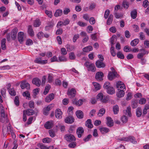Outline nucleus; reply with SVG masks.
Returning a JSON list of instances; mask_svg holds the SVG:
<instances>
[{"label": "nucleus", "instance_id": "nucleus-26", "mask_svg": "<svg viewBox=\"0 0 149 149\" xmlns=\"http://www.w3.org/2000/svg\"><path fill=\"white\" fill-rule=\"evenodd\" d=\"M85 125L86 127L90 128H91L93 127V125L92 124L91 120L90 119H88L86 121Z\"/></svg>", "mask_w": 149, "mask_h": 149}, {"label": "nucleus", "instance_id": "nucleus-39", "mask_svg": "<svg viewBox=\"0 0 149 149\" xmlns=\"http://www.w3.org/2000/svg\"><path fill=\"white\" fill-rule=\"evenodd\" d=\"M136 115L138 117H140L142 115V110L141 108H138L136 110Z\"/></svg>", "mask_w": 149, "mask_h": 149}, {"label": "nucleus", "instance_id": "nucleus-62", "mask_svg": "<svg viewBox=\"0 0 149 149\" xmlns=\"http://www.w3.org/2000/svg\"><path fill=\"white\" fill-rule=\"evenodd\" d=\"M77 24L79 26L82 27L85 26L87 25V24L86 23L80 21H79L78 22Z\"/></svg>", "mask_w": 149, "mask_h": 149}, {"label": "nucleus", "instance_id": "nucleus-49", "mask_svg": "<svg viewBox=\"0 0 149 149\" xmlns=\"http://www.w3.org/2000/svg\"><path fill=\"white\" fill-rule=\"evenodd\" d=\"M51 139L48 138H44L42 140V142L45 143H48L51 142Z\"/></svg>", "mask_w": 149, "mask_h": 149}, {"label": "nucleus", "instance_id": "nucleus-57", "mask_svg": "<svg viewBox=\"0 0 149 149\" xmlns=\"http://www.w3.org/2000/svg\"><path fill=\"white\" fill-rule=\"evenodd\" d=\"M44 34L42 32H39L37 35V36L38 38L39 39H41L43 37Z\"/></svg>", "mask_w": 149, "mask_h": 149}, {"label": "nucleus", "instance_id": "nucleus-10", "mask_svg": "<svg viewBox=\"0 0 149 149\" xmlns=\"http://www.w3.org/2000/svg\"><path fill=\"white\" fill-rule=\"evenodd\" d=\"M118 74L114 71H113L112 72H110L108 74L109 79L110 80H113L115 77H118Z\"/></svg>", "mask_w": 149, "mask_h": 149}, {"label": "nucleus", "instance_id": "nucleus-48", "mask_svg": "<svg viewBox=\"0 0 149 149\" xmlns=\"http://www.w3.org/2000/svg\"><path fill=\"white\" fill-rule=\"evenodd\" d=\"M129 141H130L131 142L133 143H135L136 142L135 141V139L134 137L130 136H128Z\"/></svg>", "mask_w": 149, "mask_h": 149}, {"label": "nucleus", "instance_id": "nucleus-19", "mask_svg": "<svg viewBox=\"0 0 149 149\" xmlns=\"http://www.w3.org/2000/svg\"><path fill=\"white\" fill-rule=\"evenodd\" d=\"M76 91L75 90L72 88L70 90H68V95L70 96V97H73L75 96L76 94Z\"/></svg>", "mask_w": 149, "mask_h": 149}, {"label": "nucleus", "instance_id": "nucleus-33", "mask_svg": "<svg viewBox=\"0 0 149 149\" xmlns=\"http://www.w3.org/2000/svg\"><path fill=\"white\" fill-rule=\"evenodd\" d=\"M137 12L136 10H134L131 13V16L133 19H135L137 16Z\"/></svg>", "mask_w": 149, "mask_h": 149}, {"label": "nucleus", "instance_id": "nucleus-3", "mask_svg": "<svg viewBox=\"0 0 149 149\" xmlns=\"http://www.w3.org/2000/svg\"><path fill=\"white\" fill-rule=\"evenodd\" d=\"M84 65L87 68L88 71H91L93 72L95 71L96 68L93 63L87 61L85 63Z\"/></svg>", "mask_w": 149, "mask_h": 149}, {"label": "nucleus", "instance_id": "nucleus-9", "mask_svg": "<svg viewBox=\"0 0 149 149\" xmlns=\"http://www.w3.org/2000/svg\"><path fill=\"white\" fill-rule=\"evenodd\" d=\"M104 74L102 72L99 71L96 73L95 76V79L98 81H101L103 80V77Z\"/></svg>", "mask_w": 149, "mask_h": 149}, {"label": "nucleus", "instance_id": "nucleus-58", "mask_svg": "<svg viewBox=\"0 0 149 149\" xmlns=\"http://www.w3.org/2000/svg\"><path fill=\"white\" fill-rule=\"evenodd\" d=\"M70 12V10L68 8H65L63 11V13L64 15H67Z\"/></svg>", "mask_w": 149, "mask_h": 149}, {"label": "nucleus", "instance_id": "nucleus-18", "mask_svg": "<svg viewBox=\"0 0 149 149\" xmlns=\"http://www.w3.org/2000/svg\"><path fill=\"white\" fill-rule=\"evenodd\" d=\"M62 112L60 109H57L55 111V115L56 118L61 119L62 118Z\"/></svg>", "mask_w": 149, "mask_h": 149}, {"label": "nucleus", "instance_id": "nucleus-38", "mask_svg": "<svg viewBox=\"0 0 149 149\" xmlns=\"http://www.w3.org/2000/svg\"><path fill=\"white\" fill-rule=\"evenodd\" d=\"M0 121L3 123H4L6 121V123H8V120L7 116H6V117H1L0 118Z\"/></svg>", "mask_w": 149, "mask_h": 149}, {"label": "nucleus", "instance_id": "nucleus-13", "mask_svg": "<svg viewBox=\"0 0 149 149\" xmlns=\"http://www.w3.org/2000/svg\"><path fill=\"white\" fill-rule=\"evenodd\" d=\"M20 86L22 89H24L25 88H26L27 89H28L30 88V85L26 81H24L21 82Z\"/></svg>", "mask_w": 149, "mask_h": 149}, {"label": "nucleus", "instance_id": "nucleus-17", "mask_svg": "<svg viewBox=\"0 0 149 149\" xmlns=\"http://www.w3.org/2000/svg\"><path fill=\"white\" fill-rule=\"evenodd\" d=\"M74 121V119L72 116H69L65 119V122L68 124H71Z\"/></svg>", "mask_w": 149, "mask_h": 149}, {"label": "nucleus", "instance_id": "nucleus-46", "mask_svg": "<svg viewBox=\"0 0 149 149\" xmlns=\"http://www.w3.org/2000/svg\"><path fill=\"white\" fill-rule=\"evenodd\" d=\"M30 93L28 91H26L24 92L23 93V95L24 96H26L28 98V99L30 100Z\"/></svg>", "mask_w": 149, "mask_h": 149}, {"label": "nucleus", "instance_id": "nucleus-22", "mask_svg": "<svg viewBox=\"0 0 149 149\" xmlns=\"http://www.w3.org/2000/svg\"><path fill=\"white\" fill-rule=\"evenodd\" d=\"M23 112L24 113L28 116L32 115L34 113V111L33 109H28L26 110H24Z\"/></svg>", "mask_w": 149, "mask_h": 149}, {"label": "nucleus", "instance_id": "nucleus-11", "mask_svg": "<svg viewBox=\"0 0 149 149\" xmlns=\"http://www.w3.org/2000/svg\"><path fill=\"white\" fill-rule=\"evenodd\" d=\"M32 83L38 87H39L41 84V81L38 78H33L32 80Z\"/></svg>", "mask_w": 149, "mask_h": 149}, {"label": "nucleus", "instance_id": "nucleus-63", "mask_svg": "<svg viewBox=\"0 0 149 149\" xmlns=\"http://www.w3.org/2000/svg\"><path fill=\"white\" fill-rule=\"evenodd\" d=\"M26 44L27 45H30L33 44V42L31 40L29 39L26 40Z\"/></svg>", "mask_w": 149, "mask_h": 149}, {"label": "nucleus", "instance_id": "nucleus-30", "mask_svg": "<svg viewBox=\"0 0 149 149\" xmlns=\"http://www.w3.org/2000/svg\"><path fill=\"white\" fill-rule=\"evenodd\" d=\"M6 39L3 38L2 39L1 42V48L3 50H5L6 48Z\"/></svg>", "mask_w": 149, "mask_h": 149}, {"label": "nucleus", "instance_id": "nucleus-29", "mask_svg": "<svg viewBox=\"0 0 149 149\" xmlns=\"http://www.w3.org/2000/svg\"><path fill=\"white\" fill-rule=\"evenodd\" d=\"M63 14V11L61 9H58L56 10L54 13V15L55 17H57L61 16Z\"/></svg>", "mask_w": 149, "mask_h": 149}, {"label": "nucleus", "instance_id": "nucleus-41", "mask_svg": "<svg viewBox=\"0 0 149 149\" xmlns=\"http://www.w3.org/2000/svg\"><path fill=\"white\" fill-rule=\"evenodd\" d=\"M113 111L114 114H117L119 111L118 106L117 105L114 106L113 108Z\"/></svg>", "mask_w": 149, "mask_h": 149}, {"label": "nucleus", "instance_id": "nucleus-4", "mask_svg": "<svg viewBox=\"0 0 149 149\" xmlns=\"http://www.w3.org/2000/svg\"><path fill=\"white\" fill-rule=\"evenodd\" d=\"M97 100H100L103 103H106L109 100L107 97L104 96L102 93H99L98 94L97 96Z\"/></svg>", "mask_w": 149, "mask_h": 149}, {"label": "nucleus", "instance_id": "nucleus-60", "mask_svg": "<svg viewBox=\"0 0 149 149\" xmlns=\"http://www.w3.org/2000/svg\"><path fill=\"white\" fill-rule=\"evenodd\" d=\"M132 27L134 29V31L135 32H138L139 31V28L138 26L137 25L134 24L132 25Z\"/></svg>", "mask_w": 149, "mask_h": 149}, {"label": "nucleus", "instance_id": "nucleus-32", "mask_svg": "<svg viewBox=\"0 0 149 149\" xmlns=\"http://www.w3.org/2000/svg\"><path fill=\"white\" fill-rule=\"evenodd\" d=\"M107 89L108 93L110 94H112L115 92L114 89L113 87H109Z\"/></svg>", "mask_w": 149, "mask_h": 149}, {"label": "nucleus", "instance_id": "nucleus-35", "mask_svg": "<svg viewBox=\"0 0 149 149\" xmlns=\"http://www.w3.org/2000/svg\"><path fill=\"white\" fill-rule=\"evenodd\" d=\"M139 40L138 39H135L132 40L130 43L131 45L132 46L136 45L139 42Z\"/></svg>", "mask_w": 149, "mask_h": 149}, {"label": "nucleus", "instance_id": "nucleus-47", "mask_svg": "<svg viewBox=\"0 0 149 149\" xmlns=\"http://www.w3.org/2000/svg\"><path fill=\"white\" fill-rule=\"evenodd\" d=\"M128 137H123L122 138H120L118 139V140L119 141H129V139Z\"/></svg>", "mask_w": 149, "mask_h": 149}, {"label": "nucleus", "instance_id": "nucleus-15", "mask_svg": "<svg viewBox=\"0 0 149 149\" xmlns=\"http://www.w3.org/2000/svg\"><path fill=\"white\" fill-rule=\"evenodd\" d=\"M116 88L119 90L120 89H123V90L125 89V87L124 84L121 81H118L116 84Z\"/></svg>", "mask_w": 149, "mask_h": 149}, {"label": "nucleus", "instance_id": "nucleus-51", "mask_svg": "<svg viewBox=\"0 0 149 149\" xmlns=\"http://www.w3.org/2000/svg\"><path fill=\"white\" fill-rule=\"evenodd\" d=\"M117 56L118 58L121 59H123L124 58L123 54L120 52H118L117 53Z\"/></svg>", "mask_w": 149, "mask_h": 149}, {"label": "nucleus", "instance_id": "nucleus-21", "mask_svg": "<svg viewBox=\"0 0 149 149\" xmlns=\"http://www.w3.org/2000/svg\"><path fill=\"white\" fill-rule=\"evenodd\" d=\"M54 94L53 93H51L46 97L45 101L47 102H49L54 99Z\"/></svg>", "mask_w": 149, "mask_h": 149}, {"label": "nucleus", "instance_id": "nucleus-16", "mask_svg": "<svg viewBox=\"0 0 149 149\" xmlns=\"http://www.w3.org/2000/svg\"><path fill=\"white\" fill-rule=\"evenodd\" d=\"M107 121L106 124L109 127H111L113 125V122L112 118L109 117H107L106 118Z\"/></svg>", "mask_w": 149, "mask_h": 149}, {"label": "nucleus", "instance_id": "nucleus-34", "mask_svg": "<svg viewBox=\"0 0 149 149\" xmlns=\"http://www.w3.org/2000/svg\"><path fill=\"white\" fill-rule=\"evenodd\" d=\"M105 110L104 108H102L100 109L97 114V115L99 117L102 116L105 113Z\"/></svg>", "mask_w": 149, "mask_h": 149}, {"label": "nucleus", "instance_id": "nucleus-59", "mask_svg": "<svg viewBox=\"0 0 149 149\" xmlns=\"http://www.w3.org/2000/svg\"><path fill=\"white\" fill-rule=\"evenodd\" d=\"M76 145V143L75 142H72L70 143L68 145V146L71 148H74Z\"/></svg>", "mask_w": 149, "mask_h": 149}, {"label": "nucleus", "instance_id": "nucleus-61", "mask_svg": "<svg viewBox=\"0 0 149 149\" xmlns=\"http://www.w3.org/2000/svg\"><path fill=\"white\" fill-rule=\"evenodd\" d=\"M29 107L31 109H33L34 107V102L33 101H31L29 102Z\"/></svg>", "mask_w": 149, "mask_h": 149}, {"label": "nucleus", "instance_id": "nucleus-55", "mask_svg": "<svg viewBox=\"0 0 149 149\" xmlns=\"http://www.w3.org/2000/svg\"><path fill=\"white\" fill-rule=\"evenodd\" d=\"M40 23L39 20H36L34 23V26L35 27H37L39 26Z\"/></svg>", "mask_w": 149, "mask_h": 149}, {"label": "nucleus", "instance_id": "nucleus-43", "mask_svg": "<svg viewBox=\"0 0 149 149\" xmlns=\"http://www.w3.org/2000/svg\"><path fill=\"white\" fill-rule=\"evenodd\" d=\"M84 100L82 99H80L77 101H75L74 103L77 105L80 106L83 103Z\"/></svg>", "mask_w": 149, "mask_h": 149}, {"label": "nucleus", "instance_id": "nucleus-2", "mask_svg": "<svg viewBox=\"0 0 149 149\" xmlns=\"http://www.w3.org/2000/svg\"><path fill=\"white\" fill-rule=\"evenodd\" d=\"M13 131L11 129L10 125L9 123H5L3 124V134H6L7 133L8 134L12 133Z\"/></svg>", "mask_w": 149, "mask_h": 149}, {"label": "nucleus", "instance_id": "nucleus-7", "mask_svg": "<svg viewBox=\"0 0 149 149\" xmlns=\"http://www.w3.org/2000/svg\"><path fill=\"white\" fill-rule=\"evenodd\" d=\"M54 104H51L49 105L46 107L44 108L43 110V113L45 115H47L48 114V112L54 107Z\"/></svg>", "mask_w": 149, "mask_h": 149}, {"label": "nucleus", "instance_id": "nucleus-44", "mask_svg": "<svg viewBox=\"0 0 149 149\" xmlns=\"http://www.w3.org/2000/svg\"><path fill=\"white\" fill-rule=\"evenodd\" d=\"M9 93L12 96H15L16 95V92L13 88L9 89L8 90Z\"/></svg>", "mask_w": 149, "mask_h": 149}, {"label": "nucleus", "instance_id": "nucleus-8", "mask_svg": "<svg viewBox=\"0 0 149 149\" xmlns=\"http://www.w3.org/2000/svg\"><path fill=\"white\" fill-rule=\"evenodd\" d=\"M84 133V129L82 127H78L76 131V133L78 138L81 137Z\"/></svg>", "mask_w": 149, "mask_h": 149}, {"label": "nucleus", "instance_id": "nucleus-24", "mask_svg": "<svg viewBox=\"0 0 149 149\" xmlns=\"http://www.w3.org/2000/svg\"><path fill=\"white\" fill-rule=\"evenodd\" d=\"M38 146L40 147L41 149H54V148L53 146H49V147H48L41 144H39V145H38Z\"/></svg>", "mask_w": 149, "mask_h": 149}, {"label": "nucleus", "instance_id": "nucleus-31", "mask_svg": "<svg viewBox=\"0 0 149 149\" xmlns=\"http://www.w3.org/2000/svg\"><path fill=\"white\" fill-rule=\"evenodd\" d=\"M28 33L31 36H33L34 35L33 31L32 28V27L31 26H28Z\"/></svg>", "mask_w": 149, "mask_h": 149}, {"label": "nucleus", "instance_id": "nucleus-52", "mask_svg": "<svg viewBox=\"0 0 149 149\" xmlns=\"http://www.w3.org/2000/svg\"><path fill=\"white\" fill-rule=\"evenodd\" d=\"M110 52L111 55L113 56H114L116 55V53L114 50V47L113 46H111L110 49Z\"/></svg>", "mask_w": 149, "mask_h": 149}, {"label": "nucleus", "instance_id": "nucleus-20", "mask_svg": "<svg viewBox=\"0 0 149 149\" xmlns=\"http://www.w3.org/2000/svg\"><path fill=\"white\" fill-rule=\"evenodd\" d=\"M53 125V123L52 121H50L46 122L44 126L45 128L47 129H50Z\"/></svg>", "mask_w": 149, "mask_h": 149}, {"label": "nucleus", "instance_id": "nucleus-56", "mask_svg": "<svg viewBox=\"0 0 149 149\" xmlns=\"http://www.w3.org/2000/svg\"><path fill=\"white\" fill-rule=\"evenodd\" d=\"M10 67L8 65H6L0 67V69L1 70H9L10 69Z\"/></svg>", "mask_w": 149, "mask_h": 149}, {"label": "nucleus", "instance_id": "nucleus-37", "mask_svg": "<svg viewBox=\"0 0 149 149\" xmlns=\"http://www.w3.org/2000/svg\"><path fill=\"white\" fill-rule=\"evenodd\" d=\"M93 84L96 91L98 90L100 88L101 86L98 83L96 82H93Z\"/></svg>", "mask_w": 149, "mask_h": 149}, {"label": "nucleus", "instance_id": "nucleus-54", "mask_svg": "<svg viewBox=\"0 0 149 149\" xmlns=\"http://www.w3.org/2000/svg\"><path fill=\"white\" fill-rule=\"evenodd\" d=\"M47 77L46 76H43L42 79V85L44 86L46 81Z\"/></svg>", "mask_w": 149, "mask_h": 149}, {"label": "nucleus", "instance_id": "nucleus-53", "mask_svg": "<svg viewBox=\"0 0 149 149\" xmlns=\"http://www.w3.org/2000/svg\"><path fill=\"white\" fill-rule=\"evenodd\" d=\"M53 77L52 75L50 74H48L47 79L49 82L50 83L53 81Z\"/></svg>", "mask_w": 149, "mask_h": 149}, {"label": "nucleus", "instance_id": "nucleus-25", "mask_svg": "<svg viewBox=\"0 0 149 149\" xmlns=\"http://www.w3.org/2000/svg\"><path fill=\"white\" fill-rule=\"evenodd\" d=\"M76 114L77 117L79 118H82L83 117V113L81 111H77L76 112Z\"/></svg>", "mask_w": 149, "mask_h": 149}, {"label": "nucleus", "instance_id": "nucleus-14", "mask_svg": "<svg viewBox=\"0 0 149 149\" xmlns=\"http://www.w3.org/2000/svg\"><path fill=\"white\" fill-rule=\"evenodd\" d=\"M96 67L98 68H103L105 66V64L103 61H100V60L97 61L95 63Z\"/></svg>", "mask_w": 149, "mask_h": 149}, {"label": "nucleus", "instance_id": "nucleus-45", "mask_svg": "<svg viewBox=\"0 0 149 149\" xmlns=\"http://www.w3.org/2000/svg\"><path fill=\"white\" fill-rule=\"evenodd\" d=\"M121 120L123 123H126L128 120L127 117L125 116H123L121 117Z\"/></svg>", "mask_w": 149, "mask_h": 149}, {"label": "nucleus", "instance_id": "nucleus-40", "mask_svg": "<svg viewBox=\"0 0 149 149\" xmlns=\"http://www.w3.org/2000/svg\"><path fill=\"white\" fill-rule=\"evenodd\" d=\"M50 88V85L49 84L47 85L45 87L43 94L45 95H46L48 93Z\"/></svg>", "mask_w": 149, "mask_h": 149}, {"label": "nucleus", "instance_id": "nucleus-5", "mask_svg": "<svg viewBox=\"0 0 149 149\" xmlns=\"http://www.w3.org/2000/svg\"><path fill=\"white\" fill-rule=\"evenodd\" d=\"M26 37V35L22 32H19L17 35V38L19 42L22 44L24 41Z\"/></svg>", "mask_w": 149, "mask_h": 149}, {"label": "nucleus", "instance_id": "nucleus-6", "mask_svg": "<svg viewBox=\"0 0 149 149\" xmlns=\"http://www.w3.org/2000/svg\"><path fill=\"white\" fill-rule=\"evenodd\" d=\"M65 140L69 142L75 141L76 140V138L72 134H66L65 136Z\"/></svg>", "mask_w": 149, "mask_h": 149}, {"label": "nucleus", "instance_id": "nucleus-28", "mask_svg": "<svg viewBox=\"0 0 149 149\" xmlns=\"http://www.w3.org/2000/svg\"><path fill=\"white\" fill-rule=\"evenodd\" d=\"M100 132L103 134L107 133L109 132L110 130L107 127H101L100 128Z\"/></svg>", "mask_w": 149, "mask_h": 149}, {"label": "nucleus", "instance_id": "nucleus-23", "mask_svg": "<svg viewBox=\"0 0 149 149\" xmlns=\"http://www.w3.org/2000/svg\"><path fill=\"white\" fill-rule=\"evenodd\" d=\"M131 107L129 106L127 107L126 110L123 111V113L125 115H128L130 117L131 116Z\"/></svg>", "mask_w": 149, "mask_h": 149}, {"label": "nucleus", "instance_id": "nucleus-1", "mask_svg": "<svg viewBox=\"0 0 149 149\" xmlns=\"http://www.w3.org/2000/svg\"><path fill=\"white\" fill-rule=\"evenodd\" d=\"M17 31V29L16 28L13 29L11 32V34L10 33L7 34L6 36L7 40L8 41H11L10 37L12 40H15L16 38Z\"/></svg>", "mask_w": 149, "mask_h": 149}, {"label": "nucleus", "instance_id": "nucleus-12", "mask_svg": "<svg viewBox=\"0 0 149 149\" xmlns=\"http://www.w3.org/2000/svg\"><path fill=\"white\" fill-rule=\"evenodd\" d=\"M34 61L35 63L42 64H46L47 62L46 60H42L41 58L40 57L36 58Z\"/></svg>", "mask_w": 149, "mask_h": 149}, {"label": "nucleus", "instance_id": "nucleus-50", "mask_svg": "<svg viewBox=\"0 0 149 149\" xmlns=\"http://www.w3.org/2000/svg\"><path fill=\"white\" fill-rule=\"evenodd\" d=\"M59 60L60 61L65 62L67 61V59L65 56H61L59 57Z\"/></svg>", "mask_w": 149, "mask_h": 149}, {"label": "nucleus", "instance_id": "nucleus-27", "mask_svg": "<svg viewBox=\"0 0 149 149\" xmlns=\"http://www.w3.org/2000/svg\"><path fill=\"white\" fill-rule=\"evenodd\" d=\"M124 91L122 90H120L117 93L116 95L119 98L123 97L125 94Z\"/></svg>", "mask_w": 149, "mask_h": 149}, {"label": "nucleus", "instance_id": "nucleus-64", "mask_svg": "<svg viewBox=\"0 0 149 149\" xmlns=\"http://www.w3.org/2000/svg\"><path fill=\"white\" fill-rule=\"evenodd\" d=\"M61 54L63 55H65L67 54V52L64 48H62L61 50Z\"/></svg>", "mask_w": 149, "mask_h": 149}, {"label": "nucleus", "instance_id": "nucleus-36", "mask_svg": "<svg viewBox=\"0 0 149 149\" xmlns=\"http://www.w3.org/2000/svg\"><path fill=\"white\" fill-rule=\"evenodd\" d=\"M93 47L91 46H89L83 49V51L84 52H88L92 50Z\"/></svg>", "mask_w": 149, "mask_h": 149}, {"label": "nucleus", "instance_id": "nucleus-42", "mask_svg": "<svg viewBox=\"0 0 149 149\" xmlns=\"http://www.w3.org/2000/svg\"><path fill=\"white\" fill-rule=\"evenodd\" d=\"M69 58L71 60H74L75 58V56L74 52H72L69 54Z\"/></svg>", "mask_w": 149, "mask_h": 149}]
</instances>
